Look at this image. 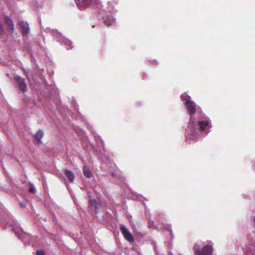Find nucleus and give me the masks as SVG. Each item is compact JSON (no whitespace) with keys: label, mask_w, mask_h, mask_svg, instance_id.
Segmentation results:
<instances>
[{"label":"nucleus","mask_w":255,"mask_h":255,"mask_svg":"<svg viewBox=\"0 0 255 255\" xmlns=\"http://www.w3.org/2000/svg\"><path fill=\"white\" fill-rule=\"evenodd\" d=\"M209 125L208 121H199L196 123L194 121H191L189 122L187 130L189 133L187 136L191 139H195L199 136V133L197 132V129H200L201 131H204Z\"/></svg>","instance_id":"nucleus-1"},{"label":"nucleus","mask_w":255,"mask_h":255,"mask_svg":"<svg viewBox=\"0 0 255 255\" xmlns=\"http://www.w3.org/2000/svg\"><path fill=\"white\" fill-rule=\"evenodd\" d=\"M193 249L195 255H212L213 252V247L210 245H206L200 249V246L196 244Z\"/></svg>","instance_id":"nucleus-2"},{"label":"nucleus","mask_w":255,"mask_h":255,"mask_svg":"<svg viewBox=\"0 0 255 255\" xmlns=\"http://www.w3.org/2000/svg\"><path fill=\"white\" fill-rule=\"evenodd\" d=\"M13 80L20 91L24 93L27 91V86L24 78L19 76H16L13 78Z\"/></svg>","instance_id":"nucleus-3"},{"label":"nucleus","mask_w":255,"mask_h":255,"mask_svg":"<svg viewBox=\"0 0 255 255\" xmlns=\"http://www.w3.org/2000/svg\"><path fill=\"white\" fill-rule=\"evenodd\" d=\"M93 1L94 0H76L75 1L78 8L84 10L93 5Z\"/></svg>","instance_id":"nucleus-4"},{"label":"nucleus","mask_w":255,"mask_h":255,"mask_svg":"<svg viewBox=\"0 0 255 255\" xmlns=\"http://www.w3.org/2000/svg\"><path fill=\"white\" fill-rule=\"evenodd\" d=\"M120 229L124 238L127 240L129 242H133L134 241V238L132 235L124 225L121 224L120 225Z\"/></svg>","instance_id":"nucleus-5"},{"label":"nucleus","mask_w":255,"mask_h":255,"mask_svg":"<svg viewBox=\"0 0 255 255\" xmlns=\"http://www.w3.org/2000/svg\"><path fill=\"white\" fill-rule=\"evenodd\" d=\"M185 105L187 106V109L188 113L190 115V121H192V117L193 115L196 113V105L194 102L191 101L190 100H187L185 102Z\"/></svg>","instance_id":"nucleus-6"},{"label":"nucleus","mask_w":255,"mask_h":255,"mask_svg":"<svg viewBox=\"0 0 255 255\" xmlns=\"http://www.w3.org/2000/svg\"><path fill=\"white\" fill-rule=\"evenodd\" d=\"M89 206L94 214H97L99 210L100 205L96 200L95 199H91L89 201Z\"/></svg>","instance_id":"nucleus-7"},{"label":"nucleus","mask_w":255,"mask_h":255,"mask_svg":"<svg viewBox=\"0 0 255 255\" xmlns=\"http://www.w3.org/2000/svg\"><path fill=\"white\" fill-rule=\"evenodd\" d=\"M104 23L107 26L112 25L115 22V19L111 14H108L102 17Z\"/></svg>","instance_id":"nucleus-8"},{"label":"nucleus","mask_w":255,"mask_h":255,"mask_svg":"<svg viewBox=\"0 0 255 255\" xmlns=\"http://www.w3.org/2000/svg\"><path fill=\"white\" fill-rule=\"evenodd\" d=\"M4 22L8 27L10 32H13L14 30V23L12 20L8 15L4 17Z\"/></svg>","instance_id":"nucleus-9"},{"label":"nucleus","mask_w":255,"mask_h":255,"mask_svg":"<svg viewBox=\"0 0 255 255\" xmlns=\"http://www.w3.org/2000/svg\"><path fill=\"white\" fill-rule=\"evenodd\" d=\"M19 26L21 29L23 34L26 35L29 33V28L28 23L24 20H21L19 22Z\"/></svg>","instance_id":"nucleus-10"},{"label":"nucleus","mask_w":255,"mask_h":255,"mask_svg":"<svg viewBox=\"0 0 255 255\" xmlns=\"http://www.w3.org/2000/svg\"><path fill=\"white\" fill-rule=\"evenodd\" d=\"M64 175L66 176V178L68 179L69 182H73L75 179V176L72 171L68 169H65L64 170Z\"/></svg>","instance_id":"nucleus-11"},{"label":"nucleus","mask_w":255,"mask_h":255,"mask_svg":"<svg viewBox=\"0 0 255 255\" xmlns=\"http://www.w3.org/2000/svg\"><path fill=\"white\" fill-rule=\"evenodd\" d=\"M83 174L87 178H90L92 175V173L91 172L89 167L87 166H84L83 167Z\"/></svg>","instance_id":"nucleus-12"},{"label":"nucleus","mask_w":255,"mask_h":255,"mask_svg":"<svg viewBox=\"0 0 255 255\" xmlns=\"http://www.w3.org/2000/svg\"><path fill=\"white\" fill-rule=\"evenodd\" d=\"M43 136V132L41 129H39L37 133L34 135L35 138L38 141V143L40 142L41 139Z\"/></svg>","instance_id":"nucleus-13"},{"label":"nucleus","mask_w":255,"mask_h":255,"mask_svg":"<svg viewBox=\"0 0 255 255\" xmlns=\"http://www.w3.org/2000/svg\"><path fill=\"white\" fill-rule=\"evenodd\" d=\"M117 4V2L115 0H111L107 2L109 10H114L115 5Z\"/></svg>","instance_id":"nucleus-14"},{"label":"nucleus","mask_w":255,"mask_h":255,"mask_svg":"<svg viewBox=\"0 0 255 255\" xmlns=\"http://www.w3.org/2000/svg\"><path fill=\"white\" fill-rule=\"evenodd\" d=\"M4 33V28L3 27V24L0 21V38H1Z\"/></svg>","instance_id":"nucleus-15"},{"label":"nucleus","mask_w":255,"mask_h":255,"mask_svg":"<svg viewBox=\"0 0 255 255\" xmlns=\"http://www.w3.org/2000/svg\"><path fill=\"white\" fill-rule=\"evenodd\" d=\"M36 255H45L43 250H37Z\"/></svg>","instance_id":"nucleus-16"},{"label":"nucleus","mask_w":255,"mask_h":255,"mask_svg":"<svg viewBox=\"0 0 255 255\" xmlns=\"http://www.w3.org/2000/svg\"><path fill=\"white\" fill-rule=\"evenodd\" d=\"M34 191V189L33 188H30L29 189V192L30 193H33Z\"/></svg>","instance_id":"nucleus-17"},{"label":"nucleus","mask_w":255,"mask_h":255,"mask_svg":"<svg viewBox=\"0 0 255 255\" xmlns=\"http://www.w3.org/2000/svg\"><path fill=\"white\" fill-rule=\"evenodd\" d=\"M181 98L182 99V100H184L185 99L186 96L185 95H181Z\"/></svg>","instance_id":"nucleus-18"},{"label":"nucleus","mask_w":255,"mask_h":255,"mask_svg":"<svg viewBox=\"0 0 255 255\" xmlns=\"http://www.w3.org/2000/svg\"><path fill=\"white\" fill-rule=\"evenodd\" d=\"M111 175H112L113 176H115V174H114V173H111Z\"/></svg>","instance_id":"nucleus-19"},{"label":"nucleus","mask_w":255,"mask_h":255,"mask_svg":"<svg viewBox=\"0 0 255 255\" xmlns=\"http://www.w3.org/2000/svg\"><path fill=\"white\" fill-rule=\"evenodd\" d=\"M152 223H149V225H150V227H151V226H152Z\"/></svg>","instance_id":"nucleus-20"},{"label":"nucleus","mask_w":255,"mask_h":255,"mask_svg":"<svg viewBox=\"0 0 255 255\" xmlns=\"http://www.w3.org/2000/svg\"><path fill=\"white\" fill-rule=\"evenodd\" d=\"M152 223H149V225H150V227H151V226H152Z\"/></svg>","instance_id":"nucleus-21"}]
</instances>
